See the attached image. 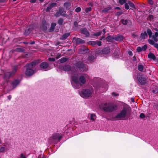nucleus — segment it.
<instances>
[{
  "mask_svg": "<svg viewBox=\"0 0 158 158\" xmlns=\"http://www.w3.org/2000/svg\"><path fill=\"white\" fill-rule=\"evenodd\" d=\"M88 78V76L86 74H84L80 76L79 80L77 75L74 74L71 78V82H73L78 86L76 88L77 89L79 88L81 85V84H82L85 83L86 80Z\"/></svg>",
  "mask_w": 158,
  "mask_h": 158,
  "instance_id": "f257e3e1",
  "label": "nucleus"
},
{
  "mask_svg": "<svg viewBox=\"0 0 158 158\" xmlns=\"http://www.w3.org/2000/svg\"><path fill=\"white\" fill-rule=\"evenodd\" d=\"M102 108L104 111L110 112L116 110L117 106L112 103H105L102 105Z\"/></svg>",
  "mask_w": 158,
  "mask_h": 158,
  "instance_id": "f03ea898",
  "label": "nucleus"
},
{
  "mask_svg": "<svg viewBox=\"0 0 158 158\" xmlns=\"http://www.w3.org/2000/svg\"><path fill=\"white\" fill-rule=\"evenodd\" d=\"M93 92L92 89H84L80 92V94L84 98H87L91 97Z\"/></svg>",
  "mask_w": 158,
  "mask_h": 158,
  "instance_id": "7ed1b4c3",
  "label": "nucleus"
},
{
  "mask_svg": "<svg viewBox=\"0 0 158 158\" xmlns=\"http://www.w3.org/2000/svg\"><path fill=\"white\" fill-rule=\"evenodd\" d=\"M128 110V107H124L123 109L116 116L115 118H125L127 115Z\"/></svg>",
  "mask_w": 158,
  "mask_h": 158,
  "instance_id": "20e7f679",
  "label": "nucleus"
},
{
  "mask_svg": "<svg viewBox=\"0 0 158 158\" xmlns=\"http://www.w3.org/2000/svg\"><path fill=\"white\" fill-rule=\"evenodd\" d=\"M37 62V61H34L28 65L27 68L25 72L26 75L27 76H31L34 74V71L31 69V68L35 66L36 65Z\"/></svg>",
  "mask_w": 158,
  "mask_h": 158,
  "instance_id": "39448f33",
  "label": "nucleus"
},
{
  "mask_svg": "<svg viewBox=\"0 0 158 158\" xmlns=\"http://www.w3.org/2000/svg\"><path fill=\"white\" fill-rule=\"evenodd\" d=\"M62 135L60 133H55L52 134V135L49 138L48 142L52 143L56 140H59L62 137Z\"/></svg>",
  "mask_w": 158,
  "mask_h": 158,
  "instance_id": "423d86ee",
  "label": "nucleus"
},
{
  "mask_svg": "<svg viewBox=\"0 0 158 158\" xmlns=\"http://www.w3.org/2000/svg\"><path fill=\"white\" fill-rule=\"evenodd\" d=\"M17 66H15L12 72H6L5 73V77L6 78H9L14 76L17 71Z\"/></svg>",
  "mask_w": 158,
  "mask_h": 158,
  "instance_id": "0eeeda50",
  "label": "nucleus"
},
{
  "mask_svg": "<svg viewBox=\"0 0 158 158\" xmlns=\"http://www.w3.org/2000/svg\"><path fill=\"white\" fill-rule=\"evenodd\" d=\"M76 66L80 69H83V72H85L88 70L87 67L86 66H85L81 62H79L77 63Z\"/></svg>",
  "mask_w": 158,
  "mask_h": 158,
  "instance_id": "6e6552de",
  "label": "nucleus"
},
{
  "mask_svg": "<svg viewBox=\"0 0 158 158\" xmlns=\"http://www.w3.org/2000/svg\"><path fill=\"white\" fill-rule=\"evenodd\" d=\"M73 42L78 44H83L85 42L84 40L77 38H74L73 40Z\"/></svg>",
  "mask_w": 158,
  "mask_h": 158,
  "instance_id": "1a4fd4ad",
  "label": "nucleus"
},
{
  "mask_svg": "<svg viewBox=\"0 0 158 158\" xmlns=\"http://www.w3.org/2000/svg\"><path fill=\"white\" fill-rule=\"evenodd\" d=\"M158 36H156L155 35H152V39L153 40L149 39L148 40V42L150 44L153 45L154 44V42H156L158 40V39L157 38Z\"/></svg>",
  "mask_w": 158,
  "mask_h": 158,
  "instance_id": "9d476101",
  "label": "nucleus"
},
{
  "mask_svg": "<svg viewBox=\"0 0 158 158\" xmlns=\"http://www.w3.org/2000/svg\"><path fill=\"white\" fill-rule=\"evenodd\" d=\"M56 3H53L51 4H50L48 5V6L46 9V11H49L52 9V8L56 6Z\"/></svg>",
  "mask_w": 158,
  "mask_h": 158,
  "instance_id": "9b49d317",
  "label": "nucleus"
},
{
  "mask_svg": "<svg viewBox=\"0 0 158 158\" xmlns=\"http://www.w3.org/2000/svg\"><path fill=\"white\" fill-rule=\"evenodd\" d=\"M48 66V64L47 62H43L41 63L40 66L41 68L43 69H47Z\"/></svg>",
  "mask_w": 158,
  "mask_h": 158,
  "instance_id": "f8f14e48",
  "label": "nucleus"
},
{
  "mask_svg": "<svg viewBox=\"0 0 158 158\" xmlns=\"http://www.w3.org/2000/svg\"><path fill=\"white\" fill-rule=\"evenodd\" d=\"M148 57L151 59H152L155 60L156 59V57L155 55L152 53L150 52L148 55Z\"/></svg>",
  "mask_w": 158,
  "mask_h": 158,
  "instance_id": "ddd939ff",
  "label": "nucleus"
},
{
  "mask_svg": "<svg viewBox=\"0 0 158 158\" xmlns=\"http://www.w3.org/2000/svg\"><path fill=\"white\" fill-rule=\"evenodd\" d=\"M70 35V33H67L64 34L61 37L60 39L62 40H64L67 38Z\"/></svg>",
  "mask_w": 158,
  "mask_h": 158,
  "instance_id": "4468645a",
  "label": "nucleus"
},
{
  "mask_svg": "<svg viewBox=\"0 0 158 158\" xmlns=\"http://www.w3.org/2000/svg\"><path fill=\"white\" fill-rule=\"evenodd\" d=\"M82 33L85 34L86 36H88L89 35V33L86 29L84 28L81 30Z\"/></svg>",
  "mask_w": 158,
  "mask_h": 158,
  "instance_id": "2eb2a0df",
  "label": "nucleus"
},
{
  "mask_svg": "<svg viewBox=\"0 0 158 158\" xmlns=\"http://www.w3.org/2000/svg\"><path fill=\"white\" fill-rule=\"evenodd\" d=\"M110 52V49L108 48H105L102 50V53L104 54H108Z\"/></svg>",
  "mask_w": 158,
  "mask_h": 158,
  "instance_id": "dca6fc26",
  "label": "nucleus"
},
{
  "mask_svg": "<svg viewBox=\"0 0 158 158\" xmlns=\"http://www.w3.org/2000/svg\"><path fill=\"white\" fill-rule=\"evenodd\" d=\"M96 115L94 114H90V120L92 121H94L96 118Z\"/></svg>",
  "mask_w": 158,
  "mask_h": 158,
  "instance_id": "f3484780",
  "label": "nucleus"
},
{
  "mask_svg": "<svg viewBox=\"0 0 158 158\" xmlns=\"http://www.w3.org/2000/svg\"><path fill=\"white\" fill-rule=\"evenodd\" d=\"M64 70L65 71H69L70 70V66L69 65H67L64 66L63 67Z\"/></svg>",
  "mask_w": 158,
  "mask_h": 158,
  "instance_id": "a211bd4d",
  "label": "nucleus"
},
{
  "mask_svg": "<svg viewBox=\"0 0 158 158\" xmlns=\"http://www.w3.org/2000/svg\"><path fill=\"white\" fill-rule=\"evenodd\" d=\"M147 36L148 35L146 32H145L143 33H141L140 37L141 39H144L146 37H147Z\"/></svg>",
  "mask_w": 158,
  "mask_h": 158,
  "instance_id": "6ab92c4d",
  "label": "nucleus"
},
{
  "mask_svg": "<svg viewBox=\"0 0 158 158\" xmlns=\"http://www.w3.org/2000/svg\"><path fill=\"white\" fill-rule=\"evenodd\" d=\"M19 83V81L18 80H15L12 82V84L13 85L16 86Z\"/></svg>",
  "mask_w": 158,
  "mask_h": 158,
  "instance_id": "aec40b11",
  "label": "nucleus"
},
{
  "mask_svg": "<svg viewBox=\"0 0 158 158\" xmlns=\"http://www.w3.org/2000/svg\"><path fill=\"white\" fill-rule=\"evenodd\" d=\"M147 32L149 35V37L150 38L152 37V32L151 30L148 29L147 30Z\"/></svg>",
  "mask_w": 158,
  "mask_h": 158,
  "instance_id": "412c9836",
  "label": "nucleus"
},
{
  "mask_svg": "<svg viewBox=\"0 0 158 158\" xmlns=\"http://www.w3.org/2000/svg\"><path fill=\"white\" fill-rule=\"evenodd\" d=\"M60 14L61 15H62L63 16H64L65 15L64 12L63 13V10L62 9H60L59 11H58Z\"/></svg>",
  "mask_w": 158,
  "mask_h": 158,
  "instance_id": "4be33fe9",
  "label": "nucleus"
},
{
  "mask_svg": "<svg viewBox=\"0 0 158 158\" xmlns=\"http://www.w3.org/2000/svg\"><path fill=\"white\" fill-rule=\"evenodd\" d=\"M101 34H102V32L101 31H99V32H97L96 33H95L93 34L92 35L93 36H99L100 35H101Z\"/></svg>",
  "mask_w": 158,
  "mask_h": 158,
  "instance_id": "5701e85b",
  "label": "nucleus"
},
{
  "mask_svg": "<svg viewBox=\"0 0 158 158\" xmlns=\"http://www.w3.org/2000/svg\"><path fill=\"white\" fill-rule=\"evenodd\" d=\"M138 68L139 70L142 71L143 69V66L142 65H139L138 66Z\"/></svg>",
  "mask_w": 158,
  "mask_h": 158,
  "instance_id": "b1692460",
  "label": "nucleus"
},
{
  "mask_svg": "<svg viewBox=\"0 0 158 158\" xmlns=\"http://www.w3.org/2000/svg\"><path fill=\"white\" fill-rule=\"evenodd\" d=\"M128 4L131 7L133 8H135V6L133 4V3H132L131 1H128Z\"/></svg>",
  "mask_w": 158,
  "mask_h": 158,
  "instance_id": "393cba45",
  "label": "nucleus"
},
{
  "mask_svg": "<svg viewBox=\"0 0 158 158\" xmlns=\"http://www.w3.org/2000/svg\"><path fill=\"white\" fill-rule=\"evenodd\" d=\"M67 60V58H63L60 60V62L61 63H64Z\"/></svg>",
  "mask_w": 158,
  "mask_h": 158,
  "instance_id": "a878e982",
  "label": "nucleus"
},
{
  "mask_svg": "<svg viewBox=\"0 0 158 158\" xmlns=\"http://www.w3.org/2000/svg\"><path fill=\"white\" fill-rule=\"evenodd\" d=\"M89 44L93 46H94L96 44V41H90L89 42Z\"/></svg>",
  "mask_w": 158,
  "mask_h": 158,
  "instance_id": "bb28decb",
  "label": "nucleus"
},
{
  "mask_svg": "<svg viewBox=\"0 0 158 158\" xmlns=\"http://www.w3.org/2000/svg\"><path fill=\"white\" fill-rule=\"evenodd\" d=\"M126 0H118V2L121 5H123L126 2Z\"/></svg>",
  "mask_w": 158,
  "mask_h": 158,
  "instance_id": "cd10ccee",
  "label": "nucleus"
},
{
  "mask_svg": "<svg viewBox=\"0 0 158 158\" xmlns=\"http://www.w3.org/2000/svg\"><path fill=\"white\" fill-rule=\"evenodd\" d=\"M123 39V37L121 35L118 36L116 38V40L117 41H120Z\"/></svg>",
  "mask_w": 158,
  "mask_h": 158,
  "instance_id": "c85d7f7f",
  "label": "nucleus"
},
{
  "mask_svg": "<svg viewBox=\"0 0 158 158\" xmlns=\"http://www.w3.org/2000/svg\"><path fill=\"white\" fill-rule=\"evenodd\" d=\"M19 158H26L25 154L23 153H21L19 156Z\"/></svg>",
  "mask_w": 158,
  "mask_h": 158,
  "instance_id": "c756f323",
  "label": "nucleus"
},
{
  "mask_svg": "<svg viewBox=\"0 0 158 158\" xmlns=\"http://www.w3.org/2000/svg\"><path fill=\"white\" fill-rule=\"evenodd\" d=\"M122 23L124 25H126L127 24L128 21L127 20L123 19L121 20Z\"/></svg>",
  "mask_w": 158,
  "mask_h": 158,
  "instance_id": "7c9ffc66",
  "label": "nucleus"
},
{
  "mask_svg": "<svg viewBox=\"0 0 158 158\" xmlns=\"http://www.w3.org/2000/svg\"><path fill=\"white\" fill-rule=\"evenodd\" d=\"M63 20L62 19H60L58 21V23L60 25L62 24Z\"/></svg>",
  "mask_w": 158,
  "mask_h": 158,
  "instance_id": "2f4dec72",
  "label": "nucleus"
},
{
  "mask_svg": "<svg viewBox=\"0 0 158 158\" xmlns=\"http://www.w3.org/2000/svg\"><path fill=\"white\" fill-rule=\"evenodd\" d=\"M6 148L4 147H1L0 148V152H4L5 151Z\"/></svg>",
  "mask_w": 158,
  "mask_h": 158,
  "instance_id": "473e14b6",
  "label": "nucleus"
},
{
  "mask_svg": "<svg viewBox=\"0 0 158 158\" xmlns=\"http://www.w3.org/2000/svg\"><path fill=\"white\" fill-rule=\"evenodd\" d=\"M56 26V24L55 23H52L51 24V29L53 30L54 28V27Z\"/></svg>",
  "mask_w": 158,
  "mask_h": 158,
  "instance_id": "72a5a7b5",
  "label": "nucleus"
},
{
  "mask_svg": "<svg viewBox=\"0 0 158 158\" xmlns=\"http://www.w3.org/2000/svg\"><path fill=\"white\" fill-rule=\"evenodd\" d=\"M147 46L146 45H145L142 47H141L142 51H145L147 48Z\"/></svg>",
  "mask_w": 158,
  "mask_h": 158,
  "instance_id": "f704fd0d",
  "label": "nucleus"
},
{
  "mask_svg": "<svg viewBox=\"0 0 158 158\" xmlns=\"http://www.w3.org/2000/svg\"><path fill=\"white\" fill-rule=\"evenodd\" d=\"M125 8L126 9L128 10L129 9V4L127 3H126L125 5Z\"/></svg>",
  "mask_w": 158,
  "mask_h": 158,
  "instance_id": "c9c22d12",
  "label": "nucleus"
},
{
  "mask_svg": "<svg viewBox=\"0 0 158 158\" xmlns=\"http://www.w3.org/2000/svg\"><path fill=\"white\" fill-rule=\"evenodd\" d=\"M81 10V8L80 7H78L76 8L75 10V11L77 12H78L80 11Z\"/></svg>",
  "mask_w": 158,
  "mask_h": 158,
  "instance_id": "e433bc0d",
  "label": "nucleus"
},
{
  "mask_svg": "<svg viewBox=\"0 0 158 158\" xmlns=\"http://www.w3.org/2000/svg\"><path fill=\"white\" fill-rule=\"evenodd\" d=\"M31 32V31L29 30V29H28V31H25V35H28Z\"/></svg>",
  "mask_w": 158,
  "mask_h": 158,
  "instance_id": "4c0bfd02",
  "label": "nucleus"
},
{
  "mask_svg": "<svg viewBox=\"0 0 158 158\" xmlns=\"http://www.w3.org/2000/svg\"><path fill=\"white\" fill-rule=\"evenodd\" d=\"M139 116L140 118H144L145 117V116L143 113H141Z\"/></svg>",
  "mask_w": 158,
  "mask_h": 158,
  "instance_id": "58836bf2",
  "label": "nucleus"
},
{
  "mask_svg": "<svg viewBox=\"0 0 158 158\" xmlns=\"http://www.w3.org/2000/svg\"><path fill=\"white\" fill-rule=\"evenodd\" d=\"M96 44H97L98 46H101L102 45V43L100 41H96Z\"/></svg>",
  "mask_w": 158,
  "mask_h": 158,
  "instance_id": "ea45409f",
  "label": "nucleus"
},
{
  "mask_svg": "<svg viewBox=\"0 0 158 158\" xmlns=\"http://www.w3.org/2000/svg\"><path fill=\"white\" fill-rule=\"evenodd\" d=\"M137 50L138 52H139L142 51L141 48L140 47H138L137 48Z\"/></svg>",
  "mask_w": 158,
  "mask_h": 158,
  "instance_id": "a19ab883",
  "label": "nucleus"
},
{
  "mask_svg": "<svg viewBox=\"0 0 158 158\" xmlns=\"http://www.w3.org/2000/svg\"><path fill=\"white\" fill-rule=\"evenodd\" d=\"M48 60L50 61H54L55 60V59L54 58H48Z\"/></svg>",
  "mask_w": 158,
  "mask_h": 158,
  "instance_id": "79ce46f5",
  "label": "nucleus"
},
{
  "mask_svg": "<svg viewBox=\"0 0 158 158\" xmlns=\"http://www.w3.org/2000/svg\"><path fill=\"white\" fill-rule=\"evenodd\" d=\"M128 54L130 56H132V52L131 51H129L128 52Z\"/></svg>",
  "mask_w": 158,
  "mask_h": 158,
  "instance_id": "37998d69",
  "label": "nucleus"
},
{
  "mask_svg": "<svg viewBox=\"0 0 158 158\" xmlns=\"http://www.w3.org/2000/svg\"><path fill=\"white\" fill-rule=\"evenodd\" d=\"M37 158H43V155L41 154L38 156Z\"/></svg>",
  "mask_w": 158,
  "mask_h": 158,
  "instance_id": "c03bdc74",
  "label": "nucleus"
},
{
  "mask_svg": "<svg viewBox=\"0 0 158 158\" xmlns=\"http://www.w3.org/2000/svg\"><path fill=\"white\" fill-rule=\"evenodd\" d=\"M122 12L120 11V12H118L117 13V15H120L122 14Z\"/></svg>",
  "mask_w": 158,
  "mask_h": 158,
  "instance_id": "a18cd8bd",
  "label": "nucleus"
},
{
  "mask_svg": "<svg viewBox=\"0 0 158 158\" xmlns=\"http://www.w3.org/2000/svg\"><path fill=\"white\" fill-rule=\"evenodd\" d=\"M91 8H87L86 10L85 11H89L91 10Z\"/></svg>",
  "mask_w": 158,
  "mask_h": 158,
  "instance_id": "49530a36",
  "label": "nucleus"
},
{
  "mask_svg": "<svg viewBox=\"0 0 158 158\" xmlns=\"http://www.w3.org/2000/svg\"><path fill=\"white\" fill-rule=\"evenodd\" d=\"M56 17H58V16H59L60 15V13L59 12H57L56 14Z\"/></svg>",
  "mask_w": 158,
  "mask_h": 158,
  "instance_id": "de8ad7c7",
  "label": "nucleus"
},
{
  "mask_svg": "<svg viewBox=\"0 0 158 158\" xmlns=\"http://www.w3.org/2000/svg\"><path fill=\"white\" fill-rule=\"evenodd\" d=\"M16 51L18 52H21L22 51V50L20 48H17L16 49Z\"/></svg>",
  "mask_w": 158,
  "mask_h": 158,
  "instance_id": "09e8293b",
  "label": "nucleus"
},
{
  "mask_svg": "<svg viewBox=\"0 0 158 158\" xmlns=\"http://www.w3.org/2000/svg\"><path fill=\"white\" fill-rule=\"evenodd\" d=\"M154 47L156 48H158V44H155L154 45Z\"/></svg>",
  "mask_w": 158,
  "mask_h": 158,
  "instance_id": "8fccbe9b",
  "label": "nucleus"
},
{
  "mask_svg": "<svg viewBox=\"0 0 158 158\" xmlns=\"http://www.w3.org/2000/svg\"><path fill=\"white\" fill-rule=\"evenodd\" d=\"M74 25H75V27H77L78 24L77 23V22H74Z\"/></svg>",
  "mask_w": 158,
  "mask_h": 158,
  "instance_id": "3c124183",
  "label": "nucleus"
},
{
  "mask_svg": "<svg viewBox=\"0 0 158 158\" xmlns=\"http://www.w3.org/2000/svg\"><path fill=\"white\" fill-rule=\"evenodd\" d=\"M149 2L151 4H153V2L152 0H149Z\"/></svg>",
  "mask_w": 158,
  "mask_h": 158,
  "instance_id": "603ef678",
  "label": "nucleus"
},
{
  "mask_svg": "<svg viewBox=\"0 0 158 158\" xmlns=\"http://www.w3.org/2000/svg\"><path fill=\"white\" fill-rule=\"evenodd\" d=\"M112 94L114 96H116L118 95V94H116L115 93H114V92H113L112 93Z\"/></svg>",
  "mask_w": 158,
  "mask_h": 158,
  "instance_id": "864d4df0",
  "label": "nucleus"
},
{
  "mask_svg": "<svg viewBox=\"0 0 158 158\" xmlns=\"http://www.w3.org/2000/svg\"><path fill=\"white\" fill-rule=\"evenodd\" d=\"M139 81L142 84H143L145 82V81L144 80L143 81H140V80H139Z\"/></svg>",
  "mask_w": 158,
  "mask_h": 158,
  "instance_id": "5fc2aeb1",
  "label": "nucleus"
},
{
  "mask_svg": "<svg viewBox=\"0 0 158 158\" xmlns=\"http://www.w3.org/2000/svg\"><path fill=\"white\" fill-rule=\"evenodd\" d=\"M155 35L156 36H158V32H156L155 33Z\"/></svg>",
  "mask_w": 158,
  "mask_h": 158,
  "instance_id": "6e6d98bb",
  "label": "nucleus"
},
{
  "mask_svg": "<svg viewBox=\"0 0 158 158\" xmlns=\"http://www.w3.org/2000/svg\"><path fill=\"white\" fill-rule=\"evenodd\" d=\"M30 2L32 3H35L36 2V0H31Z\"/></svg>",
  "mask_w": 158,
  "mask_h": 158,
  "instance_id": "4d7b16f0",
  "label": "nucleus"
},
{
  "mask_svg": "<svg viewBox=\"0 0 158 158\" xmlns=\"http://www.w3.org/2000/svg\"><path fill=\"white\" fill-rule=\"evenodd\" d=\"M89 59L91 60H93L95 58V57L94 56V57H93V59H92L91 57L90 56H89Z\"/></svg>",
  "mask_w": 158,
  "mask_h": 158,
  "instance_id": "13d9d810",
  "label": "nucleus"
},
{
  "mask_svg": "<svg viewBox=\"0 0 158 158\" xmlns=\"http://www.w3.org/2000/svg\"><path fill=\"white\" fill-rule=\"evenodd\" d=\"M11 97L10 95H9V96H8V99H9V100H10V99H11Z\"/></svg>",
  "mask_w": 158,
  "mask_h": 158,
  "instance_id": "bf43d9fd",
  "label": "nucleus"
},
{
  "mask_svg": "<svg viewBox=\"0 0 158 158\" xmlns=\"http://www.w3.org/2000/svg\"><path fill=\"white\" fill-rule=\"evenodd\" d=\"M116 9H118V10H120V8L119 7H116L115 8Z\"/></svg>",
  "mask_w": 158,
  "mask_h": 158,
  "instance_id": "052dcab7",
  "label": "nucleus"
},
{
  "mask_svg": "<svg viewBox=\"0 0 158 158\" xmlns=\"http://www.w3.org/2000/svg\"><path fill=\"white\" fill-rule=\"evenodd\" d=\"M131 101H132V102H134V99L132 98L131 99Z\"/></svg>",
  "mask_w": 158,
  "mask_h": 158,
  "instance_id": "680f3d73",
  "label": "nucleus"
},
{
  "mask_svg": "<svg viewBox=\"0 0 158 158\" xmlns=\"http://www.w3.org/2000/svg\"><path fill=\"white\" fill-rule=\"evenodd\" d=\"M154 30L156 31H157V32H158V30L156 28H155L154 29Z\"/></svg>",
  "mask_w": 158,
  "mask_h": 158,
  "instance_id": "e2e57ef3",
  "label": "nucleus"
},
{
  "mask_svg": "<svg viewBox=\"0 0 158 158\" xmlns=\"http://www.w3.org/2000/svg\"><path fill=\"white\" fill-rule=\"evenodd\" d=\"M104 11H107V10H106V9H104Z\"/></svg>",
  "mask_w": 158,
  "mask_h": 158,
  "instance_id": "0e129e2a",
  "label": "nucleus"
},
{
  "mask_svg": "<svg viewBox=\"0 0 158 158\" xmlns=\"http://www.w3.org/2000/svg\"><path fill=\"white\" fill-rule=\"evenodd\" d=\"M105 29H103V31L104 32H105Z\"/></svg>",
  "mask_w": 158,
  "mask_h": 158,
  "instance_id": "69168bd1",
  "label": "nucleus"
},
{
  "mask_svg": "<svg viewBox=\"0 0 158 158\" xmlns=\"http://www.w3.org/2000/svg\"><path fill=\"white\" fill-rule=\"evenodd\" d=\"M76 85L77 86V87H74V86H73V87H74V88L76 89V88L78 86Z\"/></svg>",
  "mask_w": 158,
  "mask_h": 158,
  "instance_id": "338daca9",
  "label": "nucleus"
},
{
  "mask_svg": "<svg viewBox=\"0 0 158 158\" xmlns=\"http://www.w3.org/2000/svg\"><path fill=\"white\" fill-rule=\"evenodd\" d=\"M40 1H41V2H43V1L44 0H40Z\"/></svg>",
  "mask_w": 158,
  "mask_h": 158,
  "instance_id": "774afa93",
  "label": "nucleus"
}]
</instances>
